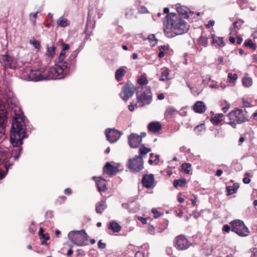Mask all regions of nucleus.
Here are the masks:
<instances>
[{
	"label": "nucleus",
	"instance_id": "nucleus-1",
	"mask_svg": "<svg viewBox=\"0 0 257 257\" xmlns=\"http://www.w3.org/2000/svg\"><path fill=\"white\" fill-rule=\"evenodd\" d=\"M176 10L178 14H169L164 21V31L166 36L169 38L182 35L188 30L189 26L180 17L182 15L184 18H188V9L185 7L179 6Z\"/></svg>",
	"mask_w": 257,
	"mask_h": 257
},
{
	"label": "nucleus",
	"instance_id": "nucleus-2",
	"mask_svg": "<svg viewBox=\"0 0 257 257\" xmlns=\"http://www.w3.org/2000/svg\"><path fill=\"white\" fill-rule=\"evenodd\" d=\"M26 127L23 118H15L13 121L10 132V141L14 147H19L27 137Z\"/></svg>",
	"mask_w": 257,
	"mask_h": 257
},
{
	"label": "nucleus",
	"instance_id": "nucleus-3",
	"mask_svg": "<svg viewBox=\"0 0 257 257\" xmlns=\"http://www.w3.org/2000/svg\"><path fill=\"white\" fill-rule=\"evenodd\" d=\"M230 121L227 124L233 128H236V123L240 124L248 121V115L245 108L239 109L235 108L227 115Z\"/></svg>",
	"mask_w": 257,
	"mask_h": 257
},
{
	"label": "nucleus",
	"instance_id": "nucleus-4",
	"mask_svg": "<svg viewBox=\"0 0 257 257\" xmlns=\"http://www.w3.org/2000/svg\"><path fill=\"white\" fill-rule=\"evenodd\" d=\"M69 239L77 246H85L87 244L88 235L83 229L79 231L73 230L68 235Z\"/></svg>",
	"mask_w": 257,
	"mask_h": 257
},
{
	"label": "nucleus",
	"instance_id": "nucleus-5",
	"mask_svg": "<svg viewBox=\"0 0 257 257\" xmlns=\"http://www.w3.org/2000/svg\"><path fill=\"white\" fill-rule=\"evenodd\" d=\"M138 107H143L151 103L152 100V94L149 86L142 87L141 93H136Z\"/></svg>",
	"mask_w": 257,
	"mask_h": 257
},
{
	"label": "nucleus",
	"instance_id": "nucleus-6",
	"mask_svg": "<svg viewBox=\"0 0 257 257\" xmlns=\"http://www.w3.org/2000/svg\"><path fill=\"white\" fill-rule=\"evenodd\" d=\"M231 231L235 232L240 236H246L249 231L243 222L240 220H235L230 223Z\"/></svg>",
	"mask_w": 257,
	"mask_h": 257
},
{
	"label": "nucleus",
	"instance_id": "nucleus-7",
	"mask_svg": "<svg viewBox=\"0 0 257 257\" xmlns=\"http://www.w3.org/2000/svg\"><path fill=\"white\" fill-rule=\"evenodd\" d=\"M65 58V56L62 54H60L58 61L59 64L56 65L55 72L57 73L58 75L62 74L63 72L68 71V69H70L74 66V64L75 62V60H72L71 64L69 66L68 63L66 62H63Z\"/></svg>",
	"mask_w": 257,
	"mask_h": 257
},
{
	"label": "nucleus",
	"instance_id": "nucleus-8",
	"mask_svg": "<svg viewBox=\"0 0 257 257\" xmlns=\"http://www.w3.org/2000/svg\"><path fill=\"white\" fill-rule=\"evenodd\" d=\"M127 167L133 172H139L144 168L143 160L136 156L133 159L128 160Z\"/></svg>",
	"mask_w": 257,
	"mask_h": 257
},
{
	"label": "nucleus",
	"instance_id": "nucleus-9",
	"mask_svg": "<svg viewBox=\"0 0 257 257\" xmlns=\"http://www.w3.org/2000/svg\"><path fill=\"white\" fill-rule=\"evenodd\" d=\"M174 244L177 249L182 250L188 248L191 245V243L184 235L181 234L175 238Z\"/></svg>",
	"mask_w": 257,
	"mask_h": 257
},
{
	"label": "nucleus",
	"instance_id": "nucleus-10",
	"mask_svg": "<svg viewBox=\"0 0 257 257\" xmlns=\"http://www.w3.org/2000/svg\"><path fill=\"white\" fill-rule=\"evenodd\" d=\"M135 87L132 84L126 83L122 88L120 96L124 101H126L134 94Z\"/></svg>",
	"mask_w": 257,
	"mask_h": 257
},
{
	"label": "nucleus",
	"instance_id": "nucleus-11",
	"mask_svg": "<svg viewBox=\"0 0 257 257\" xmlns=\"http://www.w3.org/2000/svg\"><path fill=\"white\" fill-rule=\"evenodd\" d=\"M105 134L107 140L110 143H114L117 142L121 136L120 132L115 128L106 129Z\"/></svg>",
	"mask_w": 257,
	"mask_h": 257
},
{
	"label": "nucleus",
	"instance_id": "nucleus-12",
	"mask_svg": "<svg viewBox=\"0 0 257 257\" xmlns=\"http://www.w3.org/2000/svg\"><path fill=\"white\" fill-rule=\"evenodd\" d=\"M8 117L7 112L0 106V138L5 134Z\"/></svg>",
	"mask_w": 257,
	"mask_h": 257
},
{
	"label": "nucleus",
	"instance_id": "nucleus-13",
	"mask_svg": "<svg viewBox=\"0 0 257 257\" xmlns=\"http://www.w3.org/2000/svg\"><path fill=\"white\" fill-rule=\"evenodd\" d=\"M142 142L141 137L137 134L132 133L128 137V143L131 148H138Z\"/></svg>",
	"mask_w": 257,
	"mask_h": 257
},
{
	"label": "nucleus",
	"instance_id": "nucleus-14",
	"mask_svg": "<svg viewBox=\"0 0 257 257\" xmlns=\"http://www.w3.org/2000/svg\"><path fill=\"white\" fill-rule=\"evenodd\" d=\"M144 187L151 188L155 186V178L153 174L145 175L142 180Z\"/></svg>",
	"mask_w": 257,
	"mask_h": 257
},
{
	"label": "nucleus",
	"instance_id": "nucleus-15",
	"mask_svg": "<svg viewBox=\"0 0 257 257\" xmlns=\"http://www.w3.org/2000/svg\"><path fill=\"white\" fill-rule=\"evenodd\" d=\"M28 71L30 72L28 74V79L32 81H39L45 79V77L41 74L40 70L28 69Z\"/></svg>",
	"mask_w": 257,
	"mask_h": 257
},
{
	"label": "nucleus",
	"instance_id": "nucleus-16",
	"mask_svg": "<svg viewBox=\"0 0 257 257\" xmlns=\"http://www.w3.org/2000/svg\"><path fill=\"white\" fill-rule=\"evenodd\" d=\"M92 179L95 181L97 188L99 192H104L107 190L106 181L105 179L101 177L97 179V178L95 176L92 177Z\"/></svg>",
	"mask_w": 257,
	"mask_h": 257
},
{
	"label": "nucleus",
	"instance_id": "nucleus-17",
	"mask_svg": "<svg viewBox=\"0 0 257 257\" xmlns=\"http://www.w3.org/2000/svg\"><path fill=\"white\" fill-rule=\"evenodd\" d=\"M118 171V168L107 162L103 168V172L110 176H113L116 174Z\"/></svg>",
	"mask_w": 257,
	"mask_h": 257
},
{
	"label": "nucleus",
	"instance_id": "nucleus-18",
	"mask_svg": "<svg viewBox=\"0 0 257 257\" xmlns=\"http://www.w3.org/2000/svg\"><path fill=\"white\" fill-rule=\"evenodd\" d=\"M148 128L150 132L153 133H156L161 130L162 126L159 122L153 121L149 123Z\"/></svg>",
	"mask_w": 257,
	"mask_h": 257
},
{
	"label": "nucleus",
	"instance_id": "nucleus-19",
	"mask_svg": "<svg viewBox=\"0 0 257 257\" xmlns=\"http://www.w3.org/2000/svg\"><path fill=\"white\" fill-rule=\"evenodd\" d=\"M205 105L202 101H197L193 105V110L196 112L202 113L205 111Z\"/></svg>",
	"mask_w": 257,
	"mask_h": 257
},
{
	"label": "nucleus",
	"instance_id": "nucleus-20",
	"mask_svg": "<svg viewBox=\"0 0 257 257\" xmlns=\"http://www.w3.org/2000/svg\"><path fill=\"white\" fill-rule=\"evenodd\" d=\"M107 207L106 202L104 200H101L97 202L95 205L96 211L98 214H102L103 211Z\"/></svg>",
	"mask_w": 257,
	"mask_h": 257
},
{
	"label": "nucleus",
	"instance_id": "nucleus-21",
	"mask_svg": "<svg viewBox=\"0 0 257 257\" xmlns=\"http://www.w3.org/2000/svg\"><path fill=\"white\" fill-rule=\"evenodd\" d=\"M2 63H5V65L7 67L12 68V62H13V58L9 56L8 55L6 54L2 56L1 59Z\"/></svg>",
	"mask_w": 257,
	"mask_h": 257
},
{
	"label": "nucleus",
	"instance_id": "nucleus-22",
	"mask_svg": "<svg viewBox=\"0 0 257 257\" xmlns=\"http://www.w3.org/2000/svg\"><path fill=\"white\" fill-rule=\"evenodd\" d=\"M242 23L238 22L237 21L234 22L232 26L230 27V35H236L241 26Z\"/></svg>",
	"mask_w": 257,
	"mask_h": 257
},
{
	"label": "nucleus",
	"instance_id": "nucleus-23",
	"mask_svg": "<svg viewBox=\"0 0 257 257\" xmlns=\"http://www.w3.org/2000/svg\"><path fill=\"white\" fill-rule=\"evenodd\" d=\"M169 72L170 71L169 69L167 68H162L161 70V75L159 78V80L165 81L166 80H169Z\"/></svg>",
	"mask_w": 257,
	"mask_h": 257
},
{
	"label": "nucleus",
	"instance_id": "nucleus-24",
	"mask_svg": "<svg viewBox=\"0 0 257 257\" xmlns=\"http://www.w3.org/2000/svg\"><path fill=\"white\" fill-rule=\"evenodd\" d=\"M108 228L112 230L114 232H118L120 231L121 227L117 222L112 221L110 222Z\"/></svg>",
	"mask_w": 257,
	"mask_h": 257
},
{
	"label": "nucleus",
	"instance_id": "nucleus-25",
	"mask_svg": "<svg viewBox=\"0 0 257 257\" xmlns=\"http://www.w3.org/2000/svg\"><path fill=\"white\" fill-rule=\"evenodd\" d=\"M139 151L140 155L136 156L143 159V158L145 155L151 151V149L150 148H146L142 145L139 149Z\"/></svg>",
	"mask_w": 257,
	"mask_h": 257
},
{
	"label": "nucleus",
	"instance_id": "nucleus-26",
	"mask_svg": "<svg viewBox=\"0 0 257 257\" xmlns=\"http://www.w3.org/2000/svg\"><path fill=\"white\" fill-rule=\"evenodd\" d=\"M239 184L238 183H234L232 186H229L226 187V191L228 195L232 194L236 192V190L239 188Z\"/></svg>",
	"mask_w": 257,
	"mask_h": 257
},
{
	"label": "nucleus",
	"instance_id": "nucleus-27",
	"mask_svg": "<svg viewBox=\"0 0 257 257\" xmlns=\"http://www.w3.org/2000/svg\"><path fill=\"white\" fill-rule=\"evenodd\" d=\"M126 73V71L122 68H119L115 72V79L118 81L121 80V78Z\"/></svg>",
	"mask_w": 257,
	"mask_h": 257
},
{
	"label": "nucleus",
	"instance_id": "nucleus-28",
	"mask_svg": "<svg viewBox=\"0 0 257 257\" xmlns=\"http://www.w3.org/2000/svg\"><path fill=\"white\" fill-rule=\"evenodd\" d=\"M223 116V113H217L211 119V121L213 124H219L222 121L220 118Z\"/></svg>",
	"mask_w": 257,
	"mask_h": 257
},
{
	"label": "nucleus",
	"instance_id": "nucleus-29",
	"mask_svg": "<svg viewBox=\"0 0 257 257\" xmlns=\"http://www.w3.org/2000/svg\"><path fill=\"white\" fill-rule=\"evenodd\" d=\"M57 24L61 27H65L69 25L68 20L63 17H60L57 21Z\"/></svg>",
	"mask_w": 257,
	"mask_h": 257
},
{
	"label": "nucleus",
	"instance_id": "nucleus-30",
	"mask_svg": "<svg viewBox=\"0 0 257 257\" xmlns=\"http://www.w3.org/2000/svg\"><path fill=\"white\" fill-rule=\"evenodd\" d=\"M186 183V182L185 179L183 178L181 180H175L174 181L173 185L175 187L177 188L178 186L184 187Z\"/></svg>",
	"mask_w": 257,
	"mask_h": 257
},
{
	"label": "nucleus",
	"instance_id": "nucleus-31",
	"mask_svg": "<svg viewBox=\"0 0 257 257\" xmlns=\"http://www.w3.org/2000/svg\"><path fill=\"white\" fill-rule=\"evenodd\" d=\"M205 129V124L204 123H202L196 126L194 128V131L196 134L199 135H200L201 132Z\"/></svg>",
	"mask_w": 257,
	"mask_h": 257
},
{
	"label": "nucleus",
	"instance_id": "nucleus-32",
	"mask_svg": "<svg viewBox=\"0 0 257 257\" xmlns=\"http://www.w3.org/2000/svg\"><path fill=\"white\" fill-rule=\"evenodd\" d=\"M244 45L245 47H249L252 50H255L256 48V44L253 43L252 41L250 39L246 40L244 43Z\"/></svg>",
	"mask_w": 257,
	"mask_h": 257
},
{
	"label": "nucleus",
	"instance_id": "nucleus-33",
	"mask_svg": "<svg viewBox=\"0 0 257 257\" xmlns=\"http://www.w3.org/2000/svg\"><path fill=\"white\" fill-rule=\"evenodd\" d=\"M191 167V164L190 163H183L181 166L182 170L184 172V173L186 174H189L190 173V169Z\"/></svg>",
	"mask_w": 257,
	"mask_h": 257
},
{
	"label": "nucleus",
	"instance_id": "nucleus-34",
	"mask_svg": "<svg viewBox=\"0 0 257 257\" xmlns=\"http://www.w3.org/2000/svg\"><path fill=\"white\" fill-rule=\"evenodd\" d=\"M198 43L201 46L206 47L208 45L207 38L203 36H201L198 40Z\"/></svg>",
	"mask_w": 257,
	"mask_h": 257
},
{
	"label": "nucleus",
	"instance_id": "nucleus-35",
	"mask_svg": "<svg viewBox=\"0 0 257 257\" xmlns=\"http://www.w3.org/2000/svg\"><path fill=\"white\" fill-rule=\"evenodd\" d=\"M39 13V11H38L36 13H35V14L31 13L29 15V19L32 22L33 25L34 26H35V25H36V19L37 18V15Z\"/></svg>",
	"mask_w": 257,
	"mask_h": 257
},
{
	"label": "nucleus",
	"instance_id": "nucleus-36",
	"mask_svg": "<svg viewBox=\"0 0 257 257\" xmlns=\"http://www.w3.org/2000/svg\"><path fill=\"white\" fill-rule=\"evenodd\" d=\"M242 84L245 87H249L252 84V80L250 78H243L242 79Z\"/></svg>",
	"mask_w": 257,
	"mask_h": 257
},
{
	"label": "nucleus",
	"instance_id": "nucleus-37",
	"mask_svg": "<svg viewBox=\"0 0 257 257\" xmlns=\"http://www.w3.org/2000/svg\"><path fill=\"white\" fill-rule=\"evenodd\" d=\"M7 154L5 152L0 151V165L7 159Z\"/></svg>",
	"mask_w": 257,
	"mask_h": 257
},
{
	"label": "nucleus",
	"instance_id": "nucleus-38",
	"mask_svg": "<svg viewBox=\"0 0 257 257\" xmlns=\"http://www.w3.org/2000/svg\"><path fill=\"white\" fill-rule=\"evenodd\" d=\"M56 47L54 46H52V47H47V52L48 55L49 56H53L55 53Z\"/></svg>",
	"mask_w": 257,
	"mask_h": 257
},
{
	"label": "nucleus",
	"instance_id": "nucleus-39",
	"mask_svg": "<svg viewBox=\"0 0 257 257\" xmlns=\"http://www.w3.org/2000/svg\"><path fill=\"white\" fill-rule=\"evenodd\" d=\"M228 77L229 78V82L230 83H232L234 81L236 80V79L237 78V76L236 74L229 73L228 74Z\"/></svg>",
	"mask_w": 257,
	"mask_h": 257
},
{
	"label": "nucleus",
	"instance_id": "nucleus-40",
	"mask_svg": "<svg viewBox=\"0 0 257 257\" xmlns=\"http://www.w3.org/2000/svg\"><path fill=\"white\" fill-rule=\"evenodd\" d=\"M138 82L141 85L147 84L148 83V80L144 76H141V77L138 79Z\"/></svg>",
	"mask_w": 257,
	"mask_h": 257
},
{
	"label": "nucleus",
	"instance_id": "nucleus-41",
	"mask_svg": "<svg viewBox=\"0 0 257 257\" xmlns=\"http://www.w3.org/2000/svg\"><path fill=\"white\" fill-rule=\"evenodd\" d=\"M176 112V110L173 107H168L166 110L165 113H168L171 115H173L175 112Z\"/></svg>",
	"mask_w": 257,
	"mask_h": 257
},
{
	"label": "nucleus",
	"instance_id": "nucleus-42",
	"mask_svg": "<svg viewBox=\"0 0 257 257\" xmlns=\"http://www.w3.org/2000/svg\"><path fill=\"white\" fill-rule=\"evenodd\" d=\"M30 43L36 49H39L40 48V44L37 40H30Z\"/></svg>",
	"mask_w": 257,
	"mask_h": 257
},
{
	"label": "nucleus",
	"instance_id": "nucleus-43",
	"mask_svg": "<svg viewBox=\"0 0 257 257\" xmlns=\"http://www.w3.org/2000/svg\"><path fill=\"white\" fill-rule=\"evenodd\" d=\"M152 212L154 214V217L155 218L159 217L161 215V213L155 208H153L152 209Z\"/></svg>",
	"mask_w": 257,
	"mask_h": 257
},
{
	"label": "nucleus",
	"instance_id": "nucleus-44",
	"mask_svg": "<svg viewBox=\"0 0 257 257\" xmlns=\"http://www.w3.org/2000/svg\"><path fill=\"white\" fill-rule=\"evenodd\" d=\"M218 40L220 41V42L217 43V45L219 47H224L225 46V43L223 41V38L218 37Z\"/></svg>",
	"mask_w": 257,
	"mask_h": 257
},
{
	"label": "nucleus",
	"instance_id": "nucleus-45",
	"mask_svg": "<svg viewBox=\"0 0 257 257\" xmlns=\"http://www.w3.org/2000/svg\"><path fill=\"white\" fill-rule=\"evenodd\" d=\"M98 246L101 249H104L106 247V244L101 242V240H100L98 242Z\"/></svg>",
	"mask_w": 257,
	"mask_h": 257
},
{
	"label": "nucleus",
	"instance_id": "nucleus-46",
	"mask_svg": "<svg viewBox=\"0 0 257 257\" xmlns=\"http://www.w3.org/2000/svg\"><path fill=\"white\" fill-rule=\"evenodd\" d=\"M250 250L252 253L250 257H257V248H253Z\"/></svg>",
	"mask_w": 257,
	"mask_h": 257
},
{
	"label": "nucleus",
	"instance_id": "nucleus-47",
	"mask_svg": "<svg viewBox=\"0 0 257 257\" xmlns=\"http://www.w3.org/2000/svg\"><path fill=\"white\" fill-rule=\"evenodd\" d=\"M230 227L229 225L225 224L223 226L222 230L226 232H228L230 230Z\"/></svg>",
	"mask_w": 257,
	"mask_h": 257
},
{
	"label": "nucleus",
	"instance_id": "nucleus-48",
	"mask_svg": "<svg viewBox=\"0 0 257 257\" xmlns=\"http://www.w3.org/2000/svg\"><path fill=\"white\" fill-rule=\"evenodd\" d=\"M226 102V105L224 107H222V110L225 113L227 110L229 109V106H230V104L229 103H228L227 101H225Z\"/></svg>",
	"mask_w": 257,
	"mask_h": 257
},
{
	"label": "nucleus",
	"instance_id": "nucleus-49",
	"mask_svg": "<svg viewBox=\"0 0 257 257\" xmlns=\"http://www.w3.org/2000/svg\"><path fill=\"white\" fill-rule=\"evenodd\" d=\"M135 106L136 107H138L137 103H136L135 104H133V103H131V104L128 105V108L130 111H133L135 109Z\"/></svg>",
	"mask_w": 257,
	"mask_h": 257
},
{
	"label": "nucleus",
	"instance_id": "nucleus-50",
	"mask_svg": "<svg viewBox=\"0 0 257 257\" xmlns=\"http://www.w3.org/2000/svg\"><path fill=\"white\" fill-rule=\"evenodd\" d=\"M62 47V50L63 51H66L69 49V45L67 44L62 43L61 44Z\"/></svg>",
	"mask_w": 257,
	"mask_h": 257
},
{
	"label": "nucleus",
	"instance_id": "nucleus-51",
	"mask_svg": "<svg viewBox=\"0 0 257 257\" xmlns=\"http://www.w3.org/2000/svg\"><path fill=\"white\" fill-rule=\"evenodd\" d=\"M135 257H145V255L142 252L138 251L136 253Z\"/></svg>",
	"mask_w": 257,
	"mask_h": 257
},
{
	"label": "nucleus",
	"instance_id": "nucleus-52",
	"mask_svg": "<svg viewBox=\"0 0 257 257\" xmlns=\"http://www.w3.org/2000/svg\"><path fill=\"white\" fill-rule=\"evenodd\" d=\"M215 24V22L214 21H213V20H210L209 22H208V23L207 25H206V27L209 28H210V27H212V26H213Z\"/></svg>",
	"mask_w": 257,
	"mask_h": 257
},
{
	"label": "nucleus",
	"instance_id": "nucleus-53",
	"mask_svg": "<svg viewBox=\"0 0 257 257\" xmlns=\"http://www.w3.org/2000/svg\"><path fill=\"white\" fill-rule=\"evenodd\" d=\"M138 220L141 221L143 224L147 223V219L143 217L139 216L138 217Z\"/></svg>",
	"mask_w": 257,
	"mask_h": 257
},
{
	"label": "nucleus",
	"instance_id": "nucleus-54",
	"mask_svg": "<svg viewBox=\"0 0 257 257\" xmlns=\"http://www.w3.org/2000/svg\"><path fill=\"white\" fill-rule=\"evenodd\" d=\"M41 238H44L45 240H47L49 239V236L48 234H43L40 236Z\"/></svg>",
	"mask_w": 257,
	"mask_h": 257
},
{
	"label": "nucleus",
	"instance_id": "nucleus-55",
	"mask_svg": "<svg viewBox=\"0 0 257 257\" xmlns=\"http://www.w3.org/2000/svg\"><path fill=\"white\" fill-rule=\"evenodd\" d=\"M243 105L244 107H250L251 105L247 101H243Z\"/></svg>",
	"mask_w": 257,
	"mask_h": 257
},
{
	"label": "nucleus",
	"instance_id": "nucleus-56",
	"mask_svg": "<svg viewBox=\"0 0 257 257\" xmlns=\"http://www.w3.org/2000/svg\"><path fill=\"white\" fill-rule=\"evenodd\" d=\"M72 193L71 190L70 188H66L64 190V193L67 195H70Z\"/></svg>",
	"mask_w": 257,
	"mask_h": 257
},
{
	"label": "nucleus",
	"instance_id": "nucleus-57",
	"mask_svg": "<svg viewBox=\"0 0 257 257\" xmlns=\"http://www.w3.org/2000/svg\"><path fill=\"white\" fill-rule=\"evenodd\" d=\"M242 181L244 184H248L250 182V179L247 177H244Z\"/></svg>",
	"mask_w": 257,
	"mask_h": 257
},
{
	"label": "nucleus",
	"instance_id": "nucleus-58",
	"mask_svg": "<svg viewBox=\"0 0 257 257\" xmlns=\"http://www.w3.org/2000/svg\"><path fill=\"white\" fill-rule=\"evenodd\" d=\"M159 157L160 156L159 155H156L155 157V159L154 160V162L156 164H158L159 162Z\"/></svg>",
	"mask_w": 257,
	"mask_h": 257
},
{
	"label": "nucleus",
	"instance_id": "nucleus-59",
	"mask_svg": "<svg viewBox=\"0 0 257 257\" xmlns=\"http://www.w3.org/2000/svg\"><path fill=\"white\" fill-rule=\"evenodd\" d=\"M242 38L240 37H237L236 38V42L238 44H240L242 42Z\"/></svg>",
	"mask_w": 257,
	"mask_h": 257
},
{
	"label": "nucleus",
	"instance_id": "nucleus-60",
	"mask_svg": "<svg viewBox=\"0 0 257 257\" xmlns=\"http://www.w3.org/2000/svg\"><path fill=\"white\" fill-rule=\"evenodd\" d=\"M211 38H212V44L217 43V41H218V39H215L214 38V35H211Z\"/></svg>",
	"mask_w": 257,
	"mask_h": 257
},
{
	"label": "nucleus",
	"instance_id": "nucleus-61",
	"mask_svg": "<svg viewBox=\"0 0 257 257\" xmlns=\"http://www.w3.org/2000/svg\"><path fill=\"white\" fill-rule=\"evenodd\" d=\"M223 172L221 170H217L216 172V175L217 176H220L222 174Z\"/></svg>",
	"mask_w": 257,
	"mask_h": 257
},
{
	"label": "nucleus",
	"instance_id": "nucleus-62",
	"mask_svg": "<svg viewBox=\"0 0 257 257\" xmlns=\"http://www.w3.org/2000/svg\"><path fill=\"white\" fill-rule=\"evenodd\" d=\"M165 56V53L163 51H160L159 54H158V57L160 58H162L163 57H164Z\"/></svg>",
	"mask_w": 257,
	"mask_h": 257
},
{
	"label": "nucleus",
	"instance_id": "nucleus-63",
	"mask_svg": "<svg viewBox=\"0 0 257 257\" xmlns=\"http://www.w3.org/2000/svg\"><path fill=\"white\" fill-rule=\"evenodd\" d=\"M229 40L230 42V43L233 44L235 42V39L233 37H229Z\"/></svg>",
	"mask_w": 257,
	"mask_h": 257
},
{
	"label": "nucleus",
	"instance_id": "nucleus-64",
	"mask_svg": "<svg viewBox=\"0 0 257 257\" xmlns=\"http://www.w3.org/2000/svg\"><path fill=\"white\" fill-rule=\"evenodd\" d=\"M158 98L159 100H162L164 98V95L163 93H160L158 95Z\"/></svg>",
	"mask_w": 257,
	"mask_h": 257
}]
</instances>
